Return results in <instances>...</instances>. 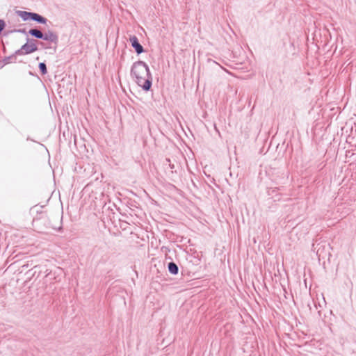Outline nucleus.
<instances>
[{"label": "nucleus", "mask_w": 356, "mask_h": 356, "mask_svg": "<svg viewBox=\"0 0 356 356\" xmlns=\"http://www.w3.org/2000/svg\"><path fill=\"white\" fill-rule=\"evenodd\" d=\"M131 77L137 85L147 92L152 85V76L149 66L144 61L138 60L134 62L130 72Z\"/></svg>", "instance_id": "nucleus-1"}, {"label": "nucleus", "mask_w": 356, "mask_h": 356, "mask_svg": "<svg viewBox=\"0 0 356 356\" xmlns=\"http://www.w3.org/2000/svg\"><path fill=\"white\" fill-rule=\"evenodd\" d=\"M38 50L37 45L35 44V40H30L27 38V42L23 44L20 49L17 50L14 54L6 57L4 58V62L6 63H10L15 62L16 59V55H27L31 54Z\"/></svg>", "instance_id": "nucleus-2"}, {"label": "nucleus", "mask_w": 356, "mask_h": 356, "mask_svg": "<svg viewBox=\"0 0 356 356\" xmlns=\"http://www.w3.org/2000/svg\"><path fill=\"white\" fill-rule=\"evenodd\" d=\"M330 246L326 242H318L312 245V250L316 252L318 260L324 259L330 254Z\"/></svg>", "instance_id": "nucleus-3"}, {"label": "nucleus", "mask_w": 356, "mask_h": 356, "mask_svg": "<svg viewBox=\"0 0 356 356\" xmlns=\"http://www.w3.org/2000/svg\"><path fill=\"white\" fill-rule=\"evenodd\" d=\"M16 13L24 21L33 20V21H37L38 22H44V18L36 13H29V12H26V11H20V10L17 11Z\"/></svg>", "instance_id": "nucleus-4"}, {"label": "nucleus", "mask_w": 356, "mask_h": 356, "mask_svg": "<svg viewBox=\"0 0 356 356\" xmlns=\"http://www.w3.org/2000/svg\"><path fill=\"white\" fill-rule=\"evenodd\" d=\"M131 47L135 49L137 54H140L144 52L143 47L138 42V39L136 35H132L129 38Z\"/></svg>", "instance_id": "nucleus-5"}, {"label": "nucleus", "mask_w": 356, "mask_h": 356, "mask_svg": "<svg viewBox=\"0 0 356 356\" xmlns=\"http://www.w3.org/2000/svg\"><path fill=\"white\" fill-rule=\"evenodd\" d=\"M42 40L49 41L55 44L54 51H56V45L58 42V35L51 31H48L47 33H43V37Z\"/></svg>", "instance_id": "nucleus-6"}, {"label": "nucleus", "mask_w": 356, "mask_h": 356, "mask_svg": "<svg viewBox=\"0 0 356 356\" xmlns=\"http://www.w3.org/2000/svg\"><path fill=\"white\" fill-rule=\"evenodd\" d=\"M168 270L169 273L173 275H176L179 273L178 266L173 261L168 263Z\"/></svg>", "instance_id": "nucleus-7"}, {"label": "nucleus", "mask_w": 356, "mask_h": 356, "mask_svg": "<svg viewBox=\"0 0 356 356\" xmlns=\"http://www.w3.org/2000/svg\"><path fill=\"white\" fill-rule=\"evenodd\" d=\"M29 33L38 39H42L43 37V33L37 29H32L29 30Z\"/></svg>", "instance_id": "nucleus-8"}, {"label": "nucleus", "mask_w": 356, "mask_h": 356, "mask_svg": "<svg viewBox=\"0 0 356 356\" xmlns=\"http://www.w3.org/2000/svg\"><path fill=\"white\" fill-rule=\"evenodd\" d=\"M38 67L42 75H45L47 73V65L44 63H40L38 65Z\"/></svg>", "instance_id": "nucleus-9"}, {"label": "nucleus", "mask_w": 356, "mask_h": 356, "mask_svg": "<svg viewBox=\"0 0 356 356\" xmlns=\"http://www.w3.org/2000/svg\"><path fill=\"white\" fill-rule=\"evenodd\" d=\"M280 190V188H268L267 193L268 195H271L273 197V193Z\"/></svg>", "instance_id": "nucleus-10"}, {"label": "nucleus", "mask_w": 356, "mask_h": 356, "mask_svg": "<svg viewBox=\"0 0 356 356\" xmlns=\"http://www.w3.org/2000/svg\"><path fill=\"white\" fill-rule=\"evenodd\" d=\"M165 161H166L167 163H168L169 167H170V168L171 170H173V169L175 168V165H174V164H172V163H171V161H170V159H165Z\"/></svg>", "instance_id": "nucleus-11"}, {"label": "nucleus", "mask_w": 356, "mask_h": 356, "mask_svg": "<svg viewBox=\"0 0 356 356\" xmlns=\"http://www.w3.org/2000/svg\"><path fill=\"white\" fill-rule=\"evenodd\" d=\"M11 33H13V32H19V33H26V31L25 29H14L13 31H10Z\"/></svg>", "instance_id": "nucleus-12"}, {"label": "nucleus", "mask_w": 356, "mask_h": 356, "mask_svg": "<svg viewBox=\"0 0 356 356\" xmlns=\"http://www.w3.org/2000/svg\"><path fill=\"white\" fill-rule=\"evenodd\" d=\"M6 24H0V33L5 29Z\"/></svg>", "instance_id": "nucleus-13"}, {"label": "nucleus", "mask_w": 356, "mask_h": 356, "mask_svg": "<svg viewBox=\"0 0 356 356\" xmlns=\"http://www.w3.org/2000/svg\"><path fill=\"white\" fill-rule=\"evenodd\" d=\"M207 175V177L209 179V181H210L211 183L215 184V179H214L213 177H211L210 175Z\"/></svg>", "instance_id": "nucleus-14"}, {"label": "nucleus", "mask_w": 356, "mask_h": 356, "mask_svg": "<svg viewBox=\"0 0 356 356\" xmlns=\"http://www.w3.org/2000/svg\"><path fill=\"white\" fill-rule=\"evenodd\" d=\"M225 25L229 29H232L231 27L229 26V23H227L225 24Z\"/></svg>", "instance_id": "nucleus-15"}, {"label": "nucleus", "mask_w": 356, "mask_h": 356, "mask_svg": "<svg viewBox=\"0 0 356 356\" xmlns=\"http://www.w3.org/2000/svg\"><path fill=\"white\" fill-rule=\"evenodd\" d=\"M318 313L319 317H321V311L320 310L318 311Z\"/></svg>", "instance_id": "nucleus-16"}, {"label": "nucleus", "mask_w": 356, "mask_h": 356, "mask_svg": "<svg viewBox=\"0 0 356 356\" xmlns=\"http://www.w3.org/2000/svg\"><path fill=\"white\" fill-rule=\"evenodd\" d=\"M27 140L33 141V139H31V138H29L28 137V138H27Z\"/></svg>", "instance_id": "nucleus-17"}, {"label": "nucleus", "mask_w": 356, "mask_h": 356, "mask_svg": "<svg viewBox=\"0 0 356 356\" xmlns=\"http://www.w3.org/2000/svg\"><path fill=\"white\" fill-rule=\"evenodd\" d=\"M27 140L33 141V139H31V138H29L28 137V138H27Z\"/></svg>", "instance_id": "nucleus-18"}, {"label": "nucleus", "mask_w": 356, "mask_h": 356, "mask_svg": "<svg viewBox=\"0 0 356 356\" xmlns=\"http://www.w3.org/2000/svg\"><path fill=\"white\" fill-rule=\"evenodd\" d=\"M0 22H3L1 20H0Z\"/></svg>", "instance_id": "nucleus-19"}]
</instances>
